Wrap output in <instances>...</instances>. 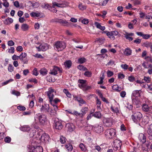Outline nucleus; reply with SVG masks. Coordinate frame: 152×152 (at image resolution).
I'll use <instances>...</instances> for the list:
<instances>
[{
  "instance_id": "obj_39",
  "label": "nucleus",
  "mask_w": 152,
  "mask_h": 152,
  "mask_svg": "<svg viewBox=\"0 0 152 152\" xmlns=\"http://www.w3.org/2000/svg\"><path fill=\"white\" fill-rule=\"evenodd\" d=\"M65 146L68 151H71L72 150V145L69 144L66 145Z\"/></svg>"
},
{
  "instance_id": "obj_33",
  "label": "nucleus",
  "mask_w": 152,
  "mask_h": 152,
  "mask_svg": "<svg viewBox=\"0 0 152 152\" xmlns=\"http://www.w3.org/2000/svg\"><path fill=\"white\" fill-rule=\"evenodd\" d=\"M133 103L136 104L139 103V101L138 100V97L132 96Z\"/></svg>"
},
{
  "instance_id": "obj_18",
  "label": "nucleus",
  "mask_w": 152,
  "mask_h": 152,
  "mask_svg": "<svg viewBox=\"0 0 152 152\" xmlns=\"http://www.w3.org/2000/svg\"><path fill=\"white\" fill-rule=\"evenodd\" d=\"M125 37L127 39L129 40V41H131L133 39V38L132 37L134 35L133 33H128L126 32L125 34H124Z\"/></svg>"
},
{
  "instance_id": "obj_20",
  "label": "nucleus",
  "mask_w": 152,
  "mask_h": 152,
  "mask_svg": "<svg viewBox=\"0 0 152 152\" xmlns=\"http://www.w3.org/2000/svg\"><path fill=\"white\" fill-rule=\"evenodd\" d=\"M66 128L67 129L68 131L72 132L74 130L75 127L72 124L68 123L66 124Z\"/></svg>"
},
{
  "instance_id": "obj_28",
  "label": "nucleus",
  "mask_w": 152,
  "mask_h": 152,
  "mask_svg": "<svg viewBox=\"0 0 152 152\" xmlns=\"http://www.w3.org/2000/svg\"><path fill=\"white\" fill-rule=\"evenodd\" d=\"M104 39L97 38L95 39V42L96 43H98L99 45H102L104 43Z\"/></svg>"
},
{
  "instance_id": "obj_32",
  "label": "nucleus",
  "mask_w": 152,
  "mask_h": 152,
  "mask_svg": "<svg viewBox=\"0 0 152 152\" xmlns=\"http://www.w3.org/2000/svg\"><path fill=\"white\" fill-rule=\"evenodd\" d=\"M29 28V26L26 24H23L21 26V30L23 31H27Z\"/></svg>"
},
{
  "instance_id": "obj_38",
  "label": "nucleus",
  "mask_w": 152,
  "mask_h": 152,
  "mask_svg": "<svg viewBox=\"0 0 152 152\" xmlns=\"http://www.w3.org/2000/svg\"><path fill=\"white\" fill-rule=\"evenodd\" d=\"M40 74L43 75H45L47 74V70L45 68H42L40 71Z\"/></svg>"
},
{
  "instance_id": "obj_55",
  "label": "nucleus",
  "mask_w": 152,
  "mask_h": 152,
  "mask_svg": "<svg viewBox=\"0 0 152 152\" xmlns=\"http://www.w3.org/2000/svg\"><path fill=\"white\" fill-rule=\"evenodd\" d=\"M4 140L6 143H9L11 141V138L7 136L5 138Z\"/></svg>"
},
{
  "instance_id": "obj_35",
  "label": "nucleus",
  "mask_w": 152,
  "mask_h": 152,
  "mask_svg": "<svg viewBox=\"0 0 152 152\" xmlns=\"http://www.w3.org/2000/svg\"><path fill=\"white\" fill-rule=\"evenodd\" d=\"M100 111L98 112H96L94 114H93L94 116L97 118H101L102 115L100 113Z\"/></svg>"
},
{
  "instance_id": "obj_10",
  "label": "nucleus",
  "mask_w": 152,
  "mask_h": 152,
  "mask_svg": "<svg viewBox=\"0 0 152 152\" xmlns=\"http://www.w3.org/2000/svg\"><path fill=\"white\" fill-rule=\"evenodd\" d=\"M58 71H59L60 73H61L62 69L58 67L54 66L52 69L50 70V73L52 75H56L57 74Z\"/></svg>"
},
{
  "instance_id": "obj_4",
  "label": "nucleus",
  "mask_w": 152,
  "mask_h": 152,
  "mask_svg": "<svg viewBox=\"0 0 152 152\" xmlns=\"http://www.w3.org/2000/svg\"><path fill=\"white\" fill-rule=\"evenodd\" d=\"M69 3L65 1L60 2L58 3L56 1L53 2V6L51 8H54L55 7H65L67 6Z\"/></svg>"
},
{
  "instance_id": "obj_56",
  "label": "nucleus",
  "mask_w": 152,
  "mask_h": 152,
  "mask_svg": "<svg viewBox=\"0 0 152 152\" xmlns=\"http://www.w3.org/2000/svg\"><path fill=\"white\" fill-rule=\"evenodd\" d=\"M33 56L37 58H43L41 54L38 53L34 55Z\"/></svg>"
},
{
  "instance_id": "obj_31",
  "label": "nucleus",
  "mask_w": 152,
  "mask_h": 152,
  "mask_svg": "<svg viewBox=\"0 0 152 152\" xmlns=\"http://www.w3.org/2000/svg\"><path fill=\"white\" fill-rule=\"evenodd\" d=\"M140 90H135L133 91L132 94V96L138 97L140 96Z\"/></svg>"
},
{
  "instance_id": "obj_60",
  "label": "nucleus",
  "mask_w": 152,
  "mask_h": 152,
  "mask_svg": "<svg viewBox=\"0 0 152 152\" xmlns=\"http://www.w3.org/2000/svg\"><path fill=\"white\" fill-rule=\"evenodd\" d=\"M12 94L17 96H19L20 95V93L19 91H13L12 92Z\"/></svg>"
},
{
  "instance_id": "obj_29",
  "label": "nucleus",
  "mask_w": 152,
  "mask_h": 152,
  "mask_svg": "<svg viewBox=\"0 0 152 152\" xmlns=\"http://www.w3.org/2000/svg\"><path fill=\"white\" fill-rule=\"evenodd\" d=\"M94 24L97 28H99L102 30L103 31L105 28L104 26H102L100 24L97 22H95Z\"/></svg>"
},
{
  "instance_id": "obj_58",
  "label": "nucleus",
  "mask_w": 152,
  "mask_h": 152,
  "mask_svg": "<svg viewBox=\"0 0 152 152\" xmlns=\"http://www.w3.org/2000/svg\"><path fill=\"white\" fill-rule=\"evenodd\" d=\"M121 68L124 70L127 69L129 67L126 64H122L121 65Z\"/></svg>"
},
{
  "instance_id": "obj_2",
  "label": "nucleus",
  "mask_w": 152,
  "mask_h": 152,
  "mask_svg": "<svg viewBox=\"0 0 152 152\" xmlns=\"http://www.w3.org/2000/svg\"><path fill=\"white\" fill-rule=\"evenodd\" d=\"M142 117V114L138 112H137L134 113L131 117L132 120L136 123L139 122Z\"/></svg>"
},
{
  "instance_id": "obj_15",
  "label": "nucleus",
  "mask_w": 152,
  "mask_h": 152,
  "mask_svg": "<svg viewBox=\"0 0 152 152\" xmlns=\"http://www.w3.org/2000/svg\"><path fill=\"white\" fill-rule=\"evenodd\" d=\"M63 126L61 122L60 121H56L54 124L53 127L58 130L61 129L63 128Z\"/></svg>"
},
{
  "instance_id": "obj_3",
  "label": "nucleus",
  "mask_w": 152,
  "mask_h": 152,
  "mask_svg": "<svg viewBox=\"0 0 152 152\" xmlns=\"http://www.w3.org/2000/svg\"><path fill=\"white\" fill-rule=\"evenodd\" d=\"M66 47V45L65 42L57 41L55 43L54 48L55 50L58 51L62 50L65 48Z\"/></svg>"
},
{
  "instance_id": "obj_63",
  "label": "nucleus",
  "mask_w": 152,
  "mask_h": 152,
  "mask_svg": "<svg viewBox=\"0 0 152 152\" xmlns=\"http://www.w3.org/2000/svg\"><path fill=\"white\" fill-rule=\"evenodd\" d=\"M128 79L130 81L133 82L135 80V78L133 76H131L128 77Z\"/></svg>"
},
{
  "instance_id": "obj_47",
  "label": "nucleus",
  "mask_w": 152,
  "mask_h": 152,
  "mask_svg": "<svg viewBox=\"0 0 152 152\" xmlns=\"http://www.w3.org/2000/svg\"><path fill=\"white\" fill-rule=\"evenodd\" d=\"M143 80L147 83H149L151 81V78L149 77L144 76Z\"/></svg>"
},
{
  "instance_id": "obj_14",
  "label": "nucleus",
  "mask_w": 152,
  "mask_h": 152,
  "mask_svg": "<svg viewBox=\"0 0 152 152\" xmlns=\"http://www.w3.org/2000/svg\"><path fill=\"white\" fill-rule=\"evenodd\" d=\"M49 105L48 104H45L44 105H42L40 111L43 113H47L49 112Z\"/></svg>"
},
{
  "instance_id": "obj_57",
  "label": "nucleus",
  "mask_w": 152,
  "mask_h": 152,
  "mask_svg": "<svg viewBox=\"0 0 152 152\" xmlns=\"http://www.w3.org/2000/svg\"><path fill=\"white\" fill-rule=\"evenodd\" d=\"M15 52V48L13 47H11L8 49V52L9 53H13Z\"/></svg>"
},
{
  "instance_id": "obj_43",
  "label": "nucleus",
  "mask_w": 152,
  "mask_h": 152,
  "mask_svg": "<svg viewBox=\"0 0 152 152\" xmlns=\"http://www.w3.org/2000/svg\"><path fill=\"white\" fill-rule=\"evenodd\" d=\"M147 133L149 135H152V124L149 126Z\"/></svg>"
},
{
  "instance_id": "obj_45",
  "label": "nucleus",
  "mask_w": 152,
  "mask_h": 152,
  "mask_svg": "<svg viewBox=\"0 0 152 152\" xmlns=\"http://www.w3.org/2000/svg\"><path fill=\"white\" fill-rule=\"evenodd\" d=\"M78 7L79 9L82 10H83L86 9V7L85 5H83L82 4L80 3L78 6Z\"/></svg>"
},
{
  "instance_id": "obj_22",
  "label": "nucleus",
  "mask_w": 152,
  "mask_h": 152,
  "mask_svg": "<svg viewBox=\"0 0 152 152\" xmlns=\"http://www.w3.org/2000/svg\"><path fill=\"white\" fill-rule=\"evenodd\" d=\"M20 129L23 132H28L30 130V128L28 126H21Z\"/></svg>"
},
{
  "instance_id": "obj_21",
  "label": "nucleus",
  "mask_w": 152,
  "mask_h": 152,
  "mask_svg": "<svg viewBox=\"0 0 152 152\" xmlns=\"http://www.w3.org/2000/svg\"><path fill=\"white\" fill-rule=\"evenodd\" d=\"M96 105H97V107L98 110L100 111L101 110V109L100 107L101 104V102L100 99H99L97 97H96Z\"/></svg>"
},
{
  "instance_id": "obj_40",
  "label": "nucleus",
  "mask_w": 152,
  "mask_h": 152,
  "mask_svg": "<svg viewBox=\"0 0 152 152\" xmlns=\"http://www.w3.org/2000/svg\"><path fill=\"white\" fill-rule=\"evenodd\" d=\"M66 111H67L69 113L72 114L74 115H76L77 116H81V114L79 113L77 111H74L73 113H72L70 111H68V110H66Z\"/></svg>"
},
{
  "instance_id": "obj_25",
  "label": "nucleus",
  "mask_w": 152,
  "mask_h": 152,
  "mask_svg": "<svg viewBox=\"0 0 152 152\" xmlns=\"http://www.w3.org/2000/svg\"><path fill=\"white\" fill-rule=\"evenodd\" d=\"M64 64L66 68H69L72 64V62L71 61H66L64 62Z\"/></svg>"
},
{
  "instance_id": "obj_59",
  "label": "nucleus",
  "mask_w": 152,
  "mask_h": 152,
  "mask_svg": "<svg viewBox=\"0 0 152 152\" xmlns=\"http://www.w3.org/2000/svg\"><path fill=\"white\" fill-rule=\"evenodd\" d=\"M111 108L112 111L113 112L116 113H119V111L117 107H115L114 109L113 107H111Z\"/></svg>"
},
{
  "instance_id": "obj_41",
  "label": "nucleus",
  "mask_w": 152,
  "mask_h": 152,
  "mask_svg": "<svg viewBox=\"0 0 152 152\" xmlns=\"http://www.w3.org/2000/svg\"><path fill=\"white\" fill-rule=\"evenodd\" d=\"M109 0H99L100 4L102 6L105 5L107 3Z\"/></svg>"
},
{
  "instance_id": "obj_62",
  "label": "nucleus",
  "mask_w": 152,
  "mask_h": 152,
  "mask_svg": "<svg viewBox=\"0 0 152 152\" xmlns=\"http://www.w3.org/2000/svg\"><path fill=\"white\" fill-rule=\"evenodd\" d=\"M7 44L9 46H11L14 45L15 43L12 40H11L8 42Z\"/></svg>"
},
{
  "instance_id": "obj_37",
  "label": "nucleus",
  "mask_w": 152,
  "mask_h": 152,
  "mask_svg": "<svg viewBox=\"0 0 152 152\" xmlns=\"http://www.w3.org/2000/svg\"><path fill=\"white\" fill-rule=\"evenodd\" d=\"M27 54L25 53H22L19 56V59L20 60H23L27 56Z\"/></svg>"
},
{
  "instance_id": "obj_7",
  "label": "nucleus",
  "mask_w": 152,
  "mask_h": 152,
  "mask_svg": "<svg viewBox=\"0 0 152 152\" xmlns=\"http://www.w3.org/2000/svg\"><path fill=\"white\" fill-rule=\"evenodd\" d=\"M142 110L146 112H148L149 114H152V106H149L146 104H144L142 106Z\"/></svg>"
},
{
  "instance_id": "obj_36",
  "label": "nucleus",
  "mask_w": 152,
  "mask_h": 152,
  "mask_svg": "<svg viewBox=\"0 0 152 152\" xmlns=\"http://www.w3.org/2000/svg\"><path fill=\"white\" fill-rule=\"evenodd\" d=\"M79 147L81 150L84 152H85L87 150L86 146L83 144L81 143L79 145Z\"/></svg>"
},
{
  "instance_id": "obj_1",
  "label": "nucleus",
  "mask_w": 152,
  "mask_h": 152,
  "mask_svg": "<svg viewBox=\"0 0 152 152\" xmlns=\"http://www.w3.org/2000/svg\"><path fill=\"white\" fill-rule=\"evenodd\" d=\"M35 123L38 121L41 125H44L47 121V117L44 114H41L40 113L36 114L34 117Z\"/></svg>"
},
{
  "instance_id": "obj_44",
  "label": "nucleus",
  "mask_w": 152,
  "mask_h": 152,
  "mask_svg": "<svg viewBox=\"0 0 152 152\" xmlns=\"http://www.w3.org/2000/svg\"><path fill=\"white\" fill-rule=\"evenodd\" d=\"M77 67L80 70L86 71L87 70V69L86 68L81 65L78 66Z\"/></svg>"
},
{
  "instance_id": "obj_6",
  "label": "nucleus",
  "mask_w": 152,
  "mask_h": 152,
  "mask_svg": "<svg viewBox=\"0 0 152 152\" xmlns=\"http://www.w3.org/2000/svg\"><path fill=\"white\" fill-rule=\"evenodd\" d=\"M55 93V90L51 88H50L47 92L48 95L49 99V101L51 105H53V99Z\"/></svg>"
},
{
  "instance_id": "obj_27",
  "label": "nucleus",
  "mask_w": 152,
  "mask_h": 152,
  "mask_svg": "<svg viewBox=\"0 0 152 152\" xmlns=\"http://www.w3.org/2000/svg\"><path fill=\"white\" fill-rule=\"evenodd\" d=\"M13 20L11 18H8L6 19L4 21V24L9 25L13 22Z\"/></svg>"
},
{
  "instance_id": "obj_9",
  "label": "nucleus",
  "mask_w": 152,
  "mask_h": 152,
  "mask_svg": "<svg viewBox=\"0 0 152 152\" xmlns=\"http://www.w3.org/2000/svg\"><path fill=\"white\" fill-rule=\"evenodd\" d=\"M39 139L42 142H45V143L49 142V140H50V138L49 136L47 134H43L41 136V137H38Z\"/></svg>"
},
{
  "instance_id": "obj_51",
  "label": "nucleus",
  "mask_w": 152,
  "mask_h": 152,
  "mask_svg": "<svg viewBox=\"0 0 152 152\" xmlns=\"http://www.w3.org/2000/svg\"><path fill=\"white\" fill-rule=\"evenodd\" d=\"M17 109L19 110L23 111L26 110V108L25 107L21 105L18 106L17 107Z\"/></svg>"
},
{
  "instance_id": "obj_11",
  "label": "nucleus",
  "mask_w": 152,
  "mask_h": 152,
  "mask_svg": "<svg viewBox=\"0 0 152 152\" xmlns=\"http://www.w3.org/2000/svg\"><path fill=\"white\" fill-rule=\"evenodd\" d=\"M31 152H42L43 149L42 147L40 146H34L33 144L34 143H31Z\"/></svg>"
},
{
  "instance_id": "obj_42",
  "label": "nucleus",
  "mask_w": 152,
  "mask_h": 152,
  "mask_svg": "<svg viewBox=\"0 0 152 152\" xmlns=\"http://www.w3.org/2000/svg\"><path fill=\"white\" fill-rule=\"evenodd\" d=\"M31 3V4L32 7L34 8H37L39 6V4L37 2H33L30 1L29 2Z\"/></svg>"
},
{
  "instance_id": "obj_61",
  "label": "nucleus",
  "mask_w": 152,
  "mask_h": 152,
  "mask_svg": "<svg viewBox=\"0 0 152 152\" xmlns=\"http://www.w3.org/2000/svg\"><path fill=\"white\" fill-rule=\"evenodd\" d=\"M47 79L48 81L50 82H53L55 80V79L51 77L50 76L48 77Z\"/></svg>"
},
{
  "instance_id": "obj_5",
  "label": "nucleus",
  "mask_w": 152,
  "mask_h": 152,
  "mask_svg": "<svg viewBox=\"0 0 152 152\" xmlns=\"http://www.w3.org/2000/svg\"><path fill=\"white\" fill-rule=\"evenodd\" d=\"M104 133L107 138L111 139L115 135V131L113 129H108L106 130Z\"/></svg>"
},
{
  "instance_id": "obj_64",
  "label": "nucleus",
  "mask_w": 152,
  "mask_h": 152,
  "mask_svg": "<svg viewBox=\"0 0 152 152\" xmlns=\"http://www.w3.org/2000/svg\"><path fill=\"white\" fill-rule=\"evenodd\" d=\"M5 7H8L9 6V3L7 1H4L2 4Z\"/></svg>"
},
{
  "instance_id": "obj_48",
  "label": "nucleus",
  "mask_w": 152,
  "mask_h": 152,
  "mask_svg": "<svg viewBox=\"0 0 152 152\" xmlns=\"http://www.w3.org/2000/svg\"><path fill=\"white\" fill-rule=\"evenodd\" d=\"M88 110V108L87 107H83L81 110V111L82 112L81 115H84L86 113V112Z\"/></svg>"
},
{
  "instance_id": "obj_50",
  "label": "nucleus",
  "mask_w": 152,
  "mask_h": 152,
  "mask_svg": "<svg viewBox=\"0 0 152 152\" xmlns=\"http://www.w3.org/2000/svg\"><path fill=\"white\" fill-rule=\"evenodd\" d=\"M86 59L84 58H81L78 59V61L80 64H83L86 62Z\"/></svg>"
},
{
  "instance_id": "obj_23",
  "label": "nucleus",
  "mask_w": 152,
  "mask_h": 152,
  "mask_svg": "<svg viewBox=\"0 0 152 152\" xmlns=\"http://www.w3.org/2000/svg\"><path fill=\"white\" fill-rule=\"evenodd\" d=\"M39 48L41 50L44 51L48 48V45L47 44H44L40 45Z\"/></svg>"
},
{
  "instance_id": "obj_13",
  "label": "nucleus",
  "mask_w": 152,
  "mask_h": 152,
  "mask_svg": "<svg viewBox=\"0 0 152 152\" xmlns=\"http://www.w3.org/2000/svg\"><path fill=\"white\" fill-rule=\"evenodd\" d=\"M94 130L96 132L100 133L103 131V127L101 125H96L93 128Z\"/></svg>"
},
{
  "instance_id": "obj_26",
  "label": "nucleus",
  "mask_w": 152,
  "mask_h": 152,
  "mask_svg": "<svg viewBox=\"0 0 152 152\" xmlns=\"http://www.w3.org/2000/svg\"><path fill=\"white\" fill-rule=\"evenodd\" d=\"M30 14L31 16L35 18L40 17L41 16L40 13L38 12H32Z\"/></svg>"
},
{
  "instance_id": "obj_46",
  "label": "nucleus",
  "mask_w": 152,
  "mask_h": 152,
  "mask_svg": "<svg viewBox=\"0 0 152 152\" xmlns=\"http://www.w3.org/2000/svg\"><path fill=\"white\" fill-rule=\"evenodd\" d=\"M66 138L63 136H61L60 137V141L62 144L66 142Z\"/></svg>"
},
{
  "instance_id": "obj_12",
  "label": "nucleus",
  "mask_w": 152,
  "mask_h": 152,
  "mask_svg": "<svg viewBox=\"0 0 152 152\" xmlns=\"http://www.w3.org/2000/svg\"><path fill=\"white\" fill-rule=\"evenodd\" d=\"M103 122L107 126H110L113 124L112 119L111 118H105L103 120Z\"/></svg>"
},
{
  "instance_id": "obj_19",
  "label": "nucleus",
  "mask_w": 152,
  "mask_h": 152,
  "mask_svg": "<svg viewBox=\"0 0 152 152\" xmlns=\"http://www.w3.org/2000/svg\"><path fill=\"white\" fill-rule=\"evenodd\" d=\"M138 139L141 142L144 143L146 141V138L145 135L142 133H140L139 134Z\"/></svg>"
},
{
  "instance_id": "obj_17",
  "label": "nucleus",
  "mask_w": 152,
  "mask_h": 152,
  "mask_svg": "<svg viewBox=\"0 0 152 152\" xmlns=\"http://www.w3.org/2000/svg\"><path fill=\"white\" fill-rule=\"evenodd\" d=\"M57 22L63 26L67 27L69 26L71 23L70 22H68L66 20H63L61 19L58 20Z\"/></svg>"
},
{
  "instance_id": "obj_30",
  "label": "nucleus",
  "mask_w": 152,
  "mask_h": 152,
  "mask_svg": "<svg viewBox=\"0 0 152 152\" xmlns=\"http://www.w3.org/2000/svg\"><path fill=\"white\" fill-rule=\"evenodd\" d=\"M104 33H106L107 35L109 37L113 39H115V37L114 36H113V33L112 31H104Z\"/></svg>"
},
{
  "instance_id": "obj_52",
  "label": "nucleus",
  "mask_w": 152,
  "mask_h": 152,
  "mask_svg": "<svg viewBox=\"0 0 152 152\" xmlns=\"http://www.w3.org/2000/svg\"><path fill=\"white\" fill-rule=\"evenodd\" d=\"M91 75L92 73L89 71H86L84 73V75L88 77H91Z\"/></svg>"
},
{
  "instance_id": "obj_53",
  "label": "nucleus",
  "mask_w": 152,
  "mask_h": 152,
  "mask_svg": "<svg viewBox=\"0 0 152 152\" xmlns=\"http://www.w3.org/2000/svg\"><path fill=\"white\" fill-rule=\"evenodd\" d=\"M13 79H11L9 80H8L2 83V85L3 86L5 85L8 83H9L13 81Z\"/></svg>"
},
{
  "instance_id": "obj_16",
  "label": "nucleus",
  "mask_w": 152,
  "mask_h": 152,
  "mask_svg": "<svg viewBox=\"0 0 152 152\" xmlns=\"http://www.w3.org/2000/svg\"><path fill=\"white\" fill-rule=\"evenodd\" d=\"M74 98L75 100L77 101L80 106H82L83 104H86V102L82 98L76 96H74Z\"/></svg>"
},
{
  "instance_id": "obj_34",
  "label": "nucleus",
  "mask_w": 152,
  "mask_h": 152,
  "mask_svg": "<svg viewBox=\"0 0 152 152\" xmlns=\"http://www.w3.org/2000/svg\"><path fill=\"white\" fill-rule=\"evenodd\" d=\"M124 54L126 56H129L131 54L132 50L129 48H127L124 52Z\"/></svg>"
},
{
  "instance_id": "obj_24",
  "label": "nucleus",
  "mask_w": 152,
  "mask_h": 152,
  "mask_svg": "<svg viewBox=\"0 0 152 152\" xmlns=\"http://www.w3.org/2000/svg\"><path fill=\"white\" fill-rule=\"evenodd\" d=\"M112 88L113 90L117 92H119L123 89V88H121V87H119L117 85H113L112 86Z\"/></svg>"
},
{
  "instance_id": "obj_54",
  "label": "nucleus",
  "mask_w": 152,
  "mask_h": 152,
  "mask_svg": "<svg viewBox=\"0 0 152 152\" xmlns=\"http://www.w3.org/2000/svg\"><path fill=\"white\" fill-rule=\"evenodd\" d=\"M107 74L108 77H110L113 75V72L110 70H108L107 72Z\"/></svg>"
},
{
  "instance_id": "obj_49",
  "label": "nucleus",
  "mask_w": 152,
  "mask_h": 152,
  "mask_svg": "<svg viewBox=\"0 0 152 152\" xmlns=\"http://www.w3.org/2000/svg\"><path fill=\"white\" fill-rule=\"evenodd\" d=\"M8 70L10 72H12L14 70V67L11 64H9L8 68Z\"/></svg>"
},
{
  "instance_id": "obj_8",
  "label": "nucleus",
  "mask_w": 152,
  "mask_h": 152,
  "mask_svg": "<svg viewBox=\"0 0 152 152\" xmlns=\"http://www.w3.org/2000/svg\"><path fill=\"white\" fill-rule=\"evenodd\" d=\"M121 145V142L120 140H115L113 141L114 149L115 150H120Z\"/></svg>"
}]
</instances>
